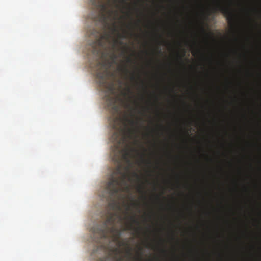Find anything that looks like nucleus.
<instances>
[{
  "label": "nucleus",
  "mask_w": 261,
  "mask_h": 261,
  "mask_svg": "<svg viewBox=\"0 0 261 261\" xmlns=\"http://www.w3.org/2000/svg\"><path fill=\"white\" fill-rule=\"evenodd\" d=\"M108 89L111 94L106 95L105 98L108 108L111 109L113 113L109 120L113 130L111 137L113 143L112 159L116 167L106 186L105 193L102 195L109 202L106 220L101 225L92 228L91 231L97 243H101V240L108 239L117 242L119 247L127 245L126 253L130 257L132 248L125 242L119 240L122 231L116 227V225L121 223L123 220H129L131 223L127 224L126 229L133 230V224L139 225V223L134 216L126 215L122 218L119 214L121 207L116 197L119 192L129 190L128 182L132 180V177L139 178L136 172H131L133 153L136 150L127 142L128 135L133 132V129L129 128L128 124L134 126L136 122L127 116L120 115L117 105V97L114 95L115 88L113 84H109Z\"/></svg>",
  "instance_id": "obj_1"
},
{
  "label": "nucleus",
  "mask_w": 261,
  "mask_h": 261,
  "mask_svg": "<svg viewBox=\"0 0 261 261\" xmlns=\"http://www.w3.org/2000/svg\"><path fill=\"white\" fill-rule=\"evenodd\" d=\"M111 65L108 61L100 62L97 61V69L96 75L99 80L100 84L105 85L107 84V81L110 74L109 68Z\"/></svg>",
  "instance_id": "obj_2"
},
{
  "label": "nucleus",
  "mask_w": 261,
  "mask_h": 261,
  "mask_svg": "<svg viewBox=\"0 0 261 261\" xmlns=\"http://www.w3.org/2000/svg\"><path fill=\"white\" fill-rule=\"evenodd\" d=\"M216 8L226 16L228 24L231 29L233 30H236L238 26L237 17L230 8L223 5L220 2L217 3Z\"/></svg>",
  "instance_id": "obj_3"
},
{
  "label": "nucleus",
  "mask_w": 261,
  "mask_h": 261,
  "mask_svg": "<svg viewBox=\"0 0 261 261\" xmlns=\"http://www.w3.org/2000/svg\"><path fill=\"white\" fill-rule=\"evenodd\" d=\"M112 252L115 255L114 256L115 261H124L122 257H117V256L121 253V251L119 248H116L112 249Z\"/></svg>",
  "instance_id": "obj_4"
},
{
  "label": "nucleus",
  "mask_w": 261,
  "mask_h": 261,
  "mask_svg": "<svg viewBox=\"0 0 261 261\" xmlns=\"http://www.w3.org/2000/svg\"><path fill=\"white\" fill-rule=\"evenodd\" d=\"M122 44V42L121 41H119L118 39H114V44H113V47H115L116 46V45L117 44Z\"/></svg>",
  "instance_id": "obj_5"
},
{
  "label": "nucleus",
  "mask_w": 261,
  "mask_h": 261,
  "mask_svg": "<svg viewBox=\"0 0 261 261\" xmlns=\"http://www.w3.org/2000/svg\"><path fill=\"white\" fill-rule=\"evenodd\" d=\"M117 58V56L115 53H113L111 54V58L112 60L113 61V62H115V61L116 60Z\"/></svg>",
  "instance_id": "obj_6"
},
{
  "label": "nucleus",
  "mask_w": 261,
  "mask_h": 261,
  "mask_svg": "<svg viewBox=\"0 0 261 261\" xmlns=\"http://www.w3.org/2000/svg\"><path fill=\"white\" fill-rule=\"evenodd\" d=\"M97 261H110V258H109V256H106V257H103L102 258H99Z\"/></svg>",
  "instance_id": "obj_7"
},
{
  "label": "nucleus",
  "mask_w": 261,
  "mask_h": 261,
  "mask_svg": "<svg viewBox=\"0 0 261 261\" xmlns=\"http://www.w3.org/2000/svg\"><path fill=\"white\" fill-rule=\"evenodd\" d=\"M201 30L202 31V32L204 33V34L207 36V37H210V34L206 32V30H205V29L203 27H201Z\"/></svg>",
  "instance_id": "obj_8"
},
{
  "label": "nucleus",
  "mask_w": 261,
  "mask_h": 261,
  "mask_svg": "<svg viewBox=\"0 0 261 261\" xmlns=\"http://www.w3.org/2000/svg\"><path fill=\"white\" fill-rule=\"evenodd\" d=\"M127 91H128V93H126V92L123 93V95L124 96H127L128 94H132V91H131V90H130V89L129 88H128L127 89Z\"/></svg>",
  "instance_id": "obj_9"
},
{
  "label": "nucleus",
  "mask_w": 261,
  "mask_h": 261,
  "mask_svg": "<svg viewBox=\"0 0 261 261\" xmlns=\"http://www.w3.org/2000/svg\"><path fill=\"white\" fill-rule=\"evenodd\" d=\"M138 191L140 193L143 192V187L142 186L140 185L138 187Z\"/></svg>",
  "instance_id": "obj_10"
},
{
  "label": "nucleus",
  "mask_w": 261,
  "mask_h": 261,
  "mask_svg": "<svg viewBox=\"0 0 261 261\" xmlns=\"http://www.w3.org/2000/svg\"><path fill=\"white\" fill-rule=\"evenodd\" d=\"M126 60H127V62L128 63H132V59L130 57H127Z\"/></svg>",
  "instance_id": "obj_11"
},
{
  "label": "nucleus",
  "mask_w": 261,
  "mask_h": 261,
  "mask_svg": "<svg viewBox=\"0 0 261 261\" xmlns=\"http://www.w3.org/2000/svg\"><path fill=\"white\" fill-rule=\"evenodd\" d=\"M122 70H123L124 71L127 72V73L128 72V70L126 69V68L125 67H124V68H122Z\"/></svg>",
  "instance_id": "obj_12"
},
{
  "label": "nucleus",
  "mask_w": 261,
  "mask_h": 261,
  "mask_svg": "<svg viewBox=\"0 0 261 261\" xmlns=\"http://www.w3.org/2000/svg\"><path fill=\"white\" fill-rule=\"evenodd\" d=\"M139 250H140V251L141 252V253H140V255L141 256V255H142V250H143V249H142V247H139Z\"/></svg>",
  "instance_id": "obj_13"
},
{
  "label": "nucleus",
  "mask_w": 261,
  "mask_h": 261,
  "mask_svg": "<svg viewBox=\"0 0 261 261\" xmlns=\"http://www.w3.org/2000/svg\"><path fill=\"white\" fill-rule=\"evenodd\" d=\"M137 259L138 260L141 261L142 260V258H141V257H140L137 258Z\"/></svg>",
  "instance_id": "obj_14"
},
{
  "label": "nucleus",
  "mask_w": 261,
  "mask_h": 261,
  "mask_svg": "<svg viewBox=\"0 0 261 261\" xmlns=\"http://www.w3.org/2000/svg\"><path fill=\"white\" fill-rule=\"evenodd\" d=\"M161 251H162L163 252H166L165 250H164V249H162V250H161Z\"/></svg>",
  "instance_id": "obj_15"
},
{
  "label": "nucleus",
  "mask_w": 261,
  "mask_h": 261,
  "mask_svg": "<svg viewBox=\"0 0 261 261\" xmlns=\"http://www.w3.org/2000/svg\"><path fill=\"white\" fill-rule=\"evenodd\" d=\"M129 210V206H127V211H128Z\"/></svg>",
  "instance_id": "obj_16"
},
{
  "label": "nucleus",
  "mask_w": 261,
  "mask_h": 261,
  "mask_svg": "<svg viewBox=\"0 0 261 261\" xmlns=\"http://www.w3.org/2000/svg\"><path fill=\"white\" fill-rule=\"evenodd\" d=\"M122 2H123V3H126V0H123V1H122Z\"/></svg>",
  "instance_id": "obj_17"
}]
</instances>
